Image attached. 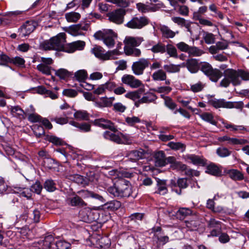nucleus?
Masks as SVG:
<instances>
[{
    "mask_svg": "<svg viewBox=\"0 0 249 249\" xmlns=\"http://www.w3.org/2000/svg\"><path fill=\"white\" fill-rule=\"evenodd\" d=\"M186 161H190L194 165L205 166L207 164V160L203 157L194 154L187 155L185 157Z\"/></svg>",
    "mask_w": 249,
    "mask_h": 249,
    "instance_id": "nucleus-16",
    "label": "nucleus"
},
{
    "mask_svg": "<svg viewBox=\"0 0 249 249\" xmlns=\"http://www.w3.org/2000/svg\"><path fill=\"white\" fill-rule=\"evenodd\" d=\"M150 64L149 59L141 58L133 63L131 67L132 70L135 75H142L143 73L144 70L148 68Z\"/></svg>",
    "mask_w": 249,
    "mask_h": 249,
    "instance_id": "nucleus-7",
    "label": "nucleus"
},
{
    "mask_svg": "<svg viewBox=\"0 0 249 249\" xmlns=\"http://www.w3.org/2000/svg\"><path fill=\"white\" fill-rule=\"evenodd\" d=\"M96 39L103 40L104 43L109 48H112L115 44V38L117 34L111 29H103L96 32L94 34Z\"/></svg>",
    "mask_w": 249,
    "mask_h": 249,
    "instance_id": "nucleus-4",
    "label": "nucleus"
},
{
    "mask_svg": "<svg viewBox=\"0 0 249 249\" xmlns=\"http://www.w3.org/2000/svg\"><path fill=\"white\" fill-rule=\"evenodd\" d=\"M182 65L186 66L191 73H196L199 70L198 62L196 59H189L186 61L185 64H182Z\"/></svg>",
    "mask_w": 249,
    "mask_h": 249,
    "instance_id": "nucleus-22",
    "label": "nucleus"
},
{
    "mask_svg": "<svg viewBox=\"0 0 249 249\" xmlns=\"http://www.w3.org/2000/svg\"><path fill=\"white\" fill-rule=\"evenodd\" d=\"M178 186L180 188L179 192L177 191L178 194H181V189H185L188 186V179L187 178H180L177 180Z\"/></svg>",
    "mask_w": 249,
    "mask_h": 249,
    "instance_id": "nucleus-56",
    "label": "nucleus"
},
{
    "mask_svg": "<svg viewBox=\"0 0 249 249\" xmlns=\"http://www.w3.org/2000/svg\"><path fill=\"white\" fill-rule=\"evenodd\" d=\"M228 174L229 177L234 180H242L244 179L243 174L236 169L230 170Z\"/></svg>",
    "mask_w": 249,
    "mask_h": 249,
    "instance_id": "nucleus-32",
    "label": "nucleus"
},
{
    "mask_svg": "<svg viewBox=\"0 0 249 249\" xmlns=\"http://www.w3.org/2000/svg\"><path fill=\"white\" fill-rule=\"evenodd\" d=\"M85 46V42L78 40L66 45L65 52L72 53L77 50H82Z\"/></svg>",
    "mask_w": 249,
    "mask_h": 249,
    "instance_id": "nucleus-18",
    "label": "nucleus"
},
{
    "mask_svg": "<svg viewBox=\"0 0 249 249\" xmlns=\"http://www.w3.org/2000/svg\"><path fill=\"white\" fill-rule=\"evenodd\" d=\"M90 27V24L87 22H80L79 24L70 26L66 32L73 36L83 35V31H87Z\"/></svg>",
    "mask_w": 249,
    "mask_h": 249,
    "instance_id": "nucleus-8",
    "label": "nucleus"
},
{
    "mask_svg": "<svg viewBox=\"0 0 249 249\" xmlns=\"http://www.w3.org/2000/svg\"><path fill=\"white\" fill-rule=\"evenodd\" d=\"M53 240V237L52 235H49L46 237L43 240V249H50Z\"/></svg>",
    "mask_w": 249,
    "mask_h": 249,
    "instance_id": "nucleus-59",
    "label": "nucleus"
},
{
    "mask_svg": "<svg viewBox=\"0 0 249 249\" xmlns=\"http://www.w3.org/2000/svg\"><path fill=\"white\" fill-rule=\"evenodd\" d=\"M31 213L30 214V218L33 219L34 221L37 223L39 221L40 213L37 209L31 210Z\"/></svg>",
    "mask_w": 249,
    "mask_h": 249,
    "instance_id": "nucleus-64",
    "label": "nucleus"
},
{
    "mask_svg": "<svg viewBox=\"0 0 249 249\" xmlns=\"http://www.w3.org/2000/svg\"><path fill=\"white\" fill-rule=\"evenodd\" d=\"M36 69L43 74L49 75L51 73V67L44 64H38L36 66Z\"/></svg>",
    "mask_w": 249,
    "mask_h": 249,
    "instance_id": "nucleus-55",
    "label": "nucleus"
},
{
    "mask_svg": "<svg viewBox=\"0 0 249 249\" xmlns=\"http://www.w3.org/2000/svg\"><path fill=\"white\" fill-rule=\"evenodd\" d=\"M143 40L142 37L127 36L124 41V47H137L141 44Z\"/></svg>",
    "mask_w": 249,
    "mask_h": 249,
    "instance_id": "nucleus-20",
    "label": "nucleus"
},
{
    "mask_svg": "<svg viewBox=\"0 0 249 249\" xmlns=\"http://www.w3.org/2000/svg\"><path fill=\"white\" fill-rule=\"evenodd\" d=\"M11 112L13 116L18 118L20 119L25 118L24 111L18 106L11 107Z\"/></svg>",
    "mask_w": 249,
    "mask_h": 249,
    "instance_id": "nucleus-37",
    "label": "nucleus"
},
{
    "mask_svg": "<svg viewBox=\"0 0 249 249\" xmlns=\"http://www.w3.org/2000/svg\"><path fill=\"white\" fill-rule=\"evenodd\" d=\"M156 180L157 181V190L155 193L160 195L166 194L168 193L166 180L160 179L159 178H156Z\"/></svg>",
    "mask_w": 249,
    "mask_h": 249,
    "instance_id": "nucleus-21",
    "label": "nucleus"
},
{
    "mask_svg": "<svg viewBox=\"0 0 249 249\" xmlns=\"http://www.w3.org/2000/svg\"><path fill=\"white\" fill-rule=\"evenodd\" d=\"M201 71L207 76L210 73L211 71L213 69L212 66L207 62L202 63L201 65Z\"/></svg>",
    "mask_w": 249,
    "mask_h": 249,
    "instance_id": "nucleus-60",
    "label": "nucleus"
},
{
    "mask_svg": "<svg viewBox=\"0 0 249 249\" xmlns=\"http://www.w3.org/2000/svg\"><path fill=\"white\" fill-rule=\"evenodd\" d=\"M87 76L88 74L87 71L85 70L77 71L74 74V77L76 79L80 82H84L87 79Z\"/></svg>",
    "mask_w": 249,
    "mask_h": 249,
    "instance_id": "nucleus-45",
    "label": "nucleus"
},
{
    "mask_svg": "<svg viewBox=\"0 0 249 249\" xmlns=\"http://www.w3.org/2000/svg\"><path fill=\"white\" fill-rule=\"evenodd\" d=\"M80 18V14L75 12H71L65 14V18L69 22H76Z\"/></svg>",
    "mask_w": 249,
    "mask_h": 249,
    "instance_id": "nucleus-36",
    "label": "nucleus"
},
{
    "mask_svg": "<svg viewBox=\"0 0 249 249\" xmlns=\"http://www.w3.org/2000/svg\"><path fill=\"white\" fill-rule=\"evenodd\" d=\"M122 82L132 88H137L142 85V82L130 74H124L121 79Z\"/></svg>",
    "mask_w": 249,
    "mask_h": 249,
    "instance_id": "nucleus-14",
    "label": "nucleus"
},
{
    "mask_svg": "<svg viewBox=\"0 0 249 249\" xmlns=\"http://www.w3.org/2000/svg\"><path fill=\"white\" fill-rule=\"evenodd\" d=\"M198 26L197 23H194L191 21H187L184 26L187 31L190 33L191 35H193L196 29H197Z\"/></svg>",
    "mask_w": 249,
    "mask_h": 249,
    "instance_id": "nucleus-51",
    "label": "nucleus"
},
{
    "mask_svg": "<svg viewBox=\"0 0 249 249\" xmlns=\"http://www.w3.org/2000/svg\"><path fill=\"white\" fill-rule=\"evenodd\" d=\"M32 129L35 135L38 138H40L45 135V131L42 126L35 124L33 126Z\"/></svg>",
    "mask_w": 249,
    "mask_h": 249,
    "instance_id": "nucleus-53",
    "label": "nucleus"
},
{
    "mask_svg": "<svg viewBox=\"0 0 249 249\" xmlns=\"http://www.w3.org/2000/svg\"><path fill=\"white\" fill-rule=\"evenodd\" d=\"M142 92V89H139L135 91L128 92L125 94V97L133 100H136L141 98V94Z\"/></svg>",
    "mask_w": 249,
    "mask_h": 249,
    "instance_id": "nucleus-49",
    "label": "nucleus"
},
{
    "mask_svg": "<svg viewBox=\"0 0 249 249\" xmlns=\"http://www.w3.org/2000/svg\"><path fill=\"white\" fill-rule=\"evenodd\" d=\"M248 143V141L244 139L231 138L229 144L231 145H243Z\"/></svg>",
    "mask_w": 249,
    "mask_h": 249,
    "instance_id": "nucleus-58",
    "label": "nucleus"
},
{
    "mask_svg": "<svg viewBox=\"0 0 249 249\" xmlns=\"http://www.w3.org/2000/svg\"><path fill=\"white\" fill-rule=\"evenodd\" d=\"M68 204L72 207H83L87 206V203L83 200L80 196L74 194L67 198Z\"/></svg>",
    "mask_w": 249,
    "mask_h": 249,
    "instance_id": "nucleus-17",
    "label": "nucleus"
},
{
    "mask_svg": "<svg viewBox=\"0 0 249 249\" xmlns=\"http://www.w3.org/2000/svg\"><path fill=\"white\" fill-rule=\"evenodd\" d=\"M199 117L204 121L210 124L216 125L217 122L214 120L213 116L212 113L209 112H203L199 114Z\"/></svg>",
    "mask_w": 249,
    "mask_h": 249,
    "instance_id": "nucleus-39",
    "label": "nucleus"
},
{
    "mask_svg": "<svg viewBox=\"0 0 249 249\" xmlns=\"http://www.w3.org/2000/svg\"><path fill=\"white\" fill-rule=\"evenodd\" d=\"M69 124L79 129V130L83 132H89L90 130V125L87 123H79L73 121H71Z\"/></svg>",
    "mask_w": 249,
    "mask_h": 249,
    "instance_id": "nucleus-27",
    "label": "nucleus"
},
{
    "mask_svg": "<svg viewBox=\"0 0 249 249\" xmlns=\"http://www.w3.org/2000/svg\"><path fill=\"white\" fill-rule=\"evenodd\" d=\"M204 52L195 46H190L187 53L190 56H200Z\"/></svg>",
    "mask_w": 249,
    "mask_h": 249,
    "instance_id": "nucleus-43",
    "label": "nucleus"
},
{
    "mask_svg": "<svg viewBox=\"0 0 249 249\" xmlns=\"http://www.w3.org/2000/svg\"><path fill=\"white\" fill-rule=\"evenodd\" d=\"M155 164L157 167H163L166 165L165 155L163 151L155 152L153 155Z\"/></svg>",
    "mask_w": 249,
    "mask_h": 249,
    "instance_id": "nucleus-19",
    "label": "nucleus"
},
{
    "mask_svg": "<svg viewBox=\"0 0 249 249\" xmlns=\"http://www.w3.org/2000/svg\"><path fill=\"white\" fill-rule=\"evenodd\" d=\"M105 139L110 140L117 143H122L123 141L119 135L108 131H106L103 133Z\"/></svg>",
    "mask_w": 249,
    "mask_h": 249,
    "instance_id": "nucleus-25",
    "label": "nucleus"
},
{
    "mask_svg": "<svg viewBox=\"0 0 249 249\" xmlns=\"http://www.w3.org/2000/svg\"><path fill=\"white\" fill-rule=\"evenodd\" d=\"M126 11L124 8L114 10L107 14L108 20L117 25L122 24L124 20V16Z\"/></svg>",
    "mask_w": 249,
    "mask_h": 249,
    "instance_id": "nucleus-6",
    "label": "nucleus"
},
{
    "mask_svg": "<svg viewBox=\"0 0 249 249\" xmlns=\"http://www.w3.org/2000/svg\"><path fill=\"white\" fill-rule=\"evenodd\" d=\"M165 50L167 53L171 57L177 58L178 57V52L176 48L171 44L165 45Z\"/></svg>",
    "mask_w": 249,
    "mask_h": 249,
    "instance_id": "nucleus-40",
    "label": "nucleus"
},
{
    "mask_svg": "<svg viewBox=\"0 0 249 249\" xmlns=\"http://www.w3.org/2000/svg\"><path fill=\"white\" fill-rule=\"evenodd\" d=\"M107 191L110 195L118 198L128 197L132 192L129 181L124 179L118 180L112 186L109 187Z\"/></svg>",
    "mask_w": 249,
    "mask_h": 249,
    "instance_id": "nucleus-1",
    "label": "nucleus"
},
{
    "mask_svg": "<svg viewBox=\"0 0 249 249\" xmlns=\"http://www.w3.org/2000/svg\"><path fill=\"white\" fill-rule=\"evenodd\" d=\"M124 49L126 55L140 57L141 55V50L136 47H124Z\"/></svg>",
    "mask_w": 249,
    "mask_h": 249,
    "instance_id": "nucleus-29",
    "label": "nucleus"
},
{
    "mask_svg": "<svg viewBox=\"0 0 249 249\" xmlns=\"http://www.w3.org/2000/svg\"><path fill=\"white\" fill-rule=\"evenodd\" d=\"M67 178L79 184L84 185L86 183L85 178L80 175H70L68 176Z\"/></svg>",
    "mask_w": 249,
    "mask_h": 249,
    "instance_id": "nucleus-35",
    "label": "nucleus"
},
{
    "mask_svg": "<svg viewBox=\"0 0 249 249\" xmlns=\"http://www.w3.org/2000/svg\"><path fill=\"white\" fill-rule=\"evenodd\" d=\"M44 188L48 192H52L56 189V184L52 179H48L44 183Z\"/></svg>",
    "mask_w": 249,
    "mask_h": 249,
    "instance_id": "nucleus-47",
    "label": "nucleus"
},
{
    "mask_svg": "<svg viewBox=\"0 0 249 249\" xmlns=\"http://www.w3.org/2000/svg\"><path fill=\"white\" fill-rule=\"evenodd\" d=\"M193 214V212L189 208H181L177 212V214L180 219H184L188 215Z\"/></svg>",
    "mask_w": 249,
    "mask_h": 249,
    "instance_id": "nucleus-42",
    "label": "nucleus"
},
{
    "mask_svg": "<svg viewBox=\"0 0 249 249\" xmlns=\"http://www.w3.org/2000/svg\"><path fill=\"white\" fill-rule=\"evenodd\" d=\"M157 98V96L152 92H146L144 94L142 98H140L138 103H149L155 101Z\"/></svg>",
    "mask_w": 249,
    "mask_h": 249,
    "instance_id": "nucleus-26",
    "label": "nucleus"
},
{
    "mask_svg": "<svg viewBox=\"0 0 249 249\" xmlns=\"http://www.w3.org/2000/svg\"><path fill=\"white\" fill-rule=\"evenodd\" d=\"M25 61L23 58L20 56H16L12 58L11 63L15 66L21 68L25 67Z\"/></svg>",
    "mask_w": 249,
    "mask_h": 249,
    "instance_id": "nucleus-48",
    "label": "nucleus"
},
{
    "mask_svg": "<svg viewBox=\"0 0 249 249\" xmlns=\"http://www.w3.org/2000/svg\"><path fill=\"white\" fill-rule=\"evenodd\" d=\"M216 153L219 157L224 158L229 156L231 154V151L226 147H221L217 149Z\"/></svg>",
    "mask_w": 249,
    "mask_h": 249,
    "instance_id": "nucleus-54",
    "label": "nucleus"
},
{
    "mask_svg": "<svg viewBox=\"0 0 249 249\" xmlns=\"http://www.w3.org/2000/svg\"><path fill=\"white\" fill-rule=\"evenodd\" d=\"M116 50L108 51L105 50L101 46H95L91 50V52L98 58L102 60H107L111 59L112 56L116 53Z\"/></svg>",
    "mask_w": 249,
    "mask_h": 249,
    "instance_id": "nucleus-9",
    "label": "nucleus"
},
{
    "mask_svg": "<svg viewBox=\"0 0 249 249\" xmlns=\"http://www.w3.org/2000/svg\"><path fill=\"white\" fill-rule=\"evenodd\" d=\"M223 74L224 78L220 82L221 87L227 88L231 83L233 86L239 85L241 83L238 70L227 69L224 71Z\"/></svg>",
    "mask_w": 249,
    "mask_h": 249,
    "instance_id": "nucleus-3",
    "label": "nucleus"
},
{
    "mask_svg": "<svg viewBox=\"0 0 249 249\" xmlns=\"http://www.w3.org/2000/svg\"><path fill=\"white\" fill-rule=\"evenodd\" d=\"M209 9L215 13L214 17H218L221 19L224 18L223 14L218 10L217 7L214 4H212L209 6Z\"/></svg>",
    "mask_w": 249,
    "mask_h": 249,
    "instance_id": "nucleus-63",
    "label": "nucleus"
},
{
    "mask_svg": "<svg viewBox=\"0 0 249 249\" xmlns=\"http://www.w3.org/2000/svg\"><path fill=\"white\" fill-rule=\"evenodd\" d=\"M201 224L200 220L196 217L195 220L186 221V226L190 231H196Z\"/></svg>",
    "mask_w": 249,
    "mask_h": 249,
    "instance_id": "nucleus-33",
    "label": "nucleus"
},
{
    "mask_svg": "<svg viewBox=\"0 0 249 249\" xmlns=\"http://www.w3.org/2000/svg\"><path fill=\"white\" fill-rule=\"evenodd\" d=\"M55 74L61 79H65L69 77L71 75V73L64 69H60L57 70Z\"/></svg>",
    "mask_w": 249,
    "mask_h": 249,
    "instance_id": "nucleus-52",
    "label": "nucleus"
},
{
    "mask_svg": "<svg viewBox=\"0 0 249 249\" xmlns=\"http://www.w3.org/2000/svg\"><path fill=\"white\" fill-rule=\"evenodd\" d=\"M66 38L65 33H61L50 39L43 41L41 44L40 47L44 50H53L65 52Z\"/></svg>",
    "mask_w": 249,
    "mask_h": 249,
    "instance_id": "nucleus-2",
    "label": "nucleus"
},
{
    "mask_svg": "<svg viewBox=\"0 0 249 249\" xmlns=\"http://www.w3.org/2000/svg\"><path fill=\"white\" fill-rule=\"evenodd\" d=\"M222 72L219 70L213 69L207 76L212 81L216 82L222 77Z\"/></svg>",
    "mask_w": 249,
    "mask_h": 249,
    "instance_id": "nucleus-30",
    "label": "nucleus"
},
{
    "mask_svg": "<svg viewBox=\"0 0 249 249\" xmlns=\"http://www.w3.org/2000/svg\"><path fill=\"white\" fill-rule=\"evenodd\" d=\"M161 97L164 100L165 106L171 110H174L177 107V104L173 101V100L169 96H165L161 95Z\"/></svg>",
    "mask_w": 249,
    "mask_h": 249,
    "instance_id": "nucleus-44",
    "label": "nucleus"
},
{
    "mask_svg": "<svg viewBox=\"0 0 249 249\" xmlns=\"http://www.w3.org/2000/svg\"><path fill=\"white\" fill-rule=\"evenodd\" d=\"M152 79L154 81H165L166 85L171 84V80L167 79V76L165 70L159 69L155 71L151 75Z\"/></svg>",
    "mask_w": 249,
    "mask_h": 249,
    "instance_id": "nucleus-15",
    "label": "nucleus"
},
{
    "mask_svg": "<svg viewBox=\"0 0 249 249\" xmlns=\"http://www.w3.org/2000/svg\"><path fill=\"white\" fill-rule=\"evenodd\" d=\"M150 23V19L146 16H135L128 21L124 26L131 29H141Z\"/></svg>",
    "mask_w": 249,
    "mask_h": 249,
    "instance_id": "nucleus-5",
    "label": "nucleus"
},
{
    "mask_svg": "<svg viewBox=\"0 0 249 249\" xmlns=\"http://www.w3.org/2000/svg\"><path fill=\"white\" fill-rule=\"evenodd\" d=\"M224 127L229 129L231 131L236 132L238 131L246 130V128L243 125H237L231 124L224 123Z\"/></svg>",
    "mask_w": 249,
    "mask_h": 249,
    "instance_id": "nucleus-50",
    "label": "nucleus"
},
{
    "mask_svg": "<svg viewBox=\"0 0 249 249\" xmlns=\"http://www.w3.org/2000/svg\"><path fill=\"white\" fill-rule=\"evenodd\" d=\"M92 124L93 125L101 127L104 129H109L113 132L118 131L117 126L111 121L103 118L95 119Z\"/></svg>",
    "mask_w": 249,
    "mask_h": 249,
    "instance_id": "nucleus-10",
    "label": "nucleus"
},
{
    "mask_svg": "<svg viewBox=\"0 0 249 249\" xmlns=\"http://www.w3.org/2000/svg\"><path fill=\"white\" fill-rule=\"evenodd\" d=\"M37 24L35 21H26L19 29V35L22 37H24L30 35L34 31Z\"/></svg>",
    "mask_w": 249,
    "mask_h": 249,
    "instance_id": "nucleus-11",
    "label": "nucleus"
},
{
    "mask_svg": "<svg viewBox=\"0 0 249 249\" xmlns=\"http://www.w3.org/2000/svg\"><path fill=\"white\" fill-rule=\"evenodd\" d=\"M206 87V84L199 81L190 86V90L194 93L202 91Z\"/></svg>",
    "mask_w": 249,
    "mask_h": 249,
    "instance_id": "nucleus-38",
    "label": "nucleus"
},
{
    "mask_svg": "<svg viewBox=\"0 0 249 249\" xmlns=\"http://www.w3.org/2000/svg\"><path fill=\"white\" fill-rule=\"evenodd\" d=\"M152 52L155 53H164L166 52L165 45L160 42L153 45L150 49Z\"/></svg>",
    "mask_w": 249,
    "mask_h": 249,
    "instance_id": "nucleus-41",
    "label": "nucleus"
},
{
    "mask_svg": "<svg viewBox=\"0 0 249 249\" xmlns=\"http://www.w3.org/2000/svg\"><path fill=\"white\" fill-rule=\"evenodd\" d=\"M145 154V151L142 149L133 150L127 152L125 158L127 160L135 162L143 158Z\"/></svg>",
    "mask_w": 249,
    "mask_h": 249,
    "instance_id": "nucleus-13",
    "label": "nucleus"
},
{
    "mask_svg": "<svg viewBox=\"0 0 249 249\" xmlns=\"http://www.w3.org/2000/svg\"><path fill=\"white\" fill-rule=\"evenodd\" d=\"M45 139L56 145H61L64 142L61 138L53 135H47L46 136Z\"/></svg>",
    "mask_w": 249,
    "mask_h": 249,
    "instance_id": "nucleus-46",
    "label": "nucleus"
},
{
    "mask_svg": "<svg viewBox=\"0 0 249 249\" xmlns=\"http://www.w3.org/2000/svg\"><path fill=\"white\" fill-rule=\"evenodd\" d=\"M181 67V64L175 65L173 64H170L164 65L163 68L166 72L176 73L179 72Z\"/></svg>",
    "mask_w": 249,
    "mask_h": 249,
    "instance_id": "nucleus-34",
    "label": "nucleus"
},
{
    "mask_svg": "<svg viewBox=\"0 0 249 249\" xmlns=\"http://www.w3.org/2000/svg\"><path fill=\"white\" fill-rule=\"evenodd\" d=\"M121 206V202L116 200L110 201L104 204L105 209L112 211L119 209Z\"/></svg>",
    "mask_w": 249,
    "mask_h": 249,
    "instance_id": "nucleus-28",
    "label": "nucleus"
},
{
    "mask_svg": "<svg viewBox=\"0 0 249 249\" xmlns=\"http://www.w3.org/2000/svg\"><path fill=\"white\" fill-rule=\"evenodd\" d=\"M57 249H70L71 244L63 240H59L55 243Z\"/></svg>",
    "mask_w": 249,
    "mask_h": 249,
    "instance_id": "nucleus-61",
    "label": "nucleus"
},
{
    "mask_svg": "<svg viewBox=\"0 0 249 249\" xmlns=\"http://www.w3.org/2000/svg\"><path fill=\"white\" fill-rule=\"evenodd\" d=\"M160 31L161 33L162 36L165 38H172L178 34V32H175L171 30L168 26L162 25L160 27Z\"/></svg>",
    "mask_w": 249,
    "mask_h": 249,
    "instance_id": "nucleus-24",
    "label": "nucleus"
},
{
    "mask_svg": "<svg viewBox=\"0 0 249 249\" xmlns=\"http://www.w3.org/2000/svg\"><path fill=\"white\" fill-rule=\"evenodd\" d=\"M172 90V88L166 85V86H160L154 89V91L159 93L168 94Z\"/></svg>",
    "mask_w": 249,
    "mask_h": 249,
    "instance_id": "nucleus-57",
    "label": "nucleus"
},
{
    "mask_svg": "<svg viewBox=\"0 0 249 249\" xmlns=\"http://www.w3.org/2000/svg\"><path fill=\"white\" fill-rule=\"evenodd\" d=\"M171 168L174 170L178 171H184L187 169V165L182 163L180 161H177L173 165H171Z\"/></svg>",
    "mask_w": 249,
    "mask_h": 249,
    "instance_id": "nucleus-62",
    "label": "nucleus"
},
{
    "mask_svg": "<svg viewBox=\"0 0 249 249\" xmlns=\"http://www.w3.org/2000/svg\"><path fill=\"white\" fill-rule=\"evenodd\" d=\"M74 118L78 121H88L89 114L85 110H77L73 114Z\"/></svg>",
    "mask_w": 249,
    "mask_h": 249,
    "instance_id": "nucleus-31",
    "label": "nucleus"
},
{
    "mask_svg": "<svg viewBox=\"0 0 249 249\" xmlns=\"http://www.w3.org/2000/svg\"><path fill=\"white\" fill-rule=\"evenodd\" d=\"M208 103L210 105L216 108L220 107L232 108L235 107L233 102H227L222 99L211 98L209 99Z\"/></svg>",
    "mask_w": 249,
    "mask_h": 249,
    "instance_id": "nucleus-12",
    "label": "nucleus"
},
{
    "mask_svg": "<svg viewBox=\"0 0 249 249\" xmlns=\"http://www.w3.org/2000/svg\"><path fill=\"white\" fill-rule=\"evenodd\" d=\"M206 172L217 177L222 175V170L214 163H211L207 166Z\"/></svg>",
    "mask_w": 249,
    "mask_h": 249,
    "instance_id": "nucleus-23",
    "label": "nucleus"
}]
</instances>
